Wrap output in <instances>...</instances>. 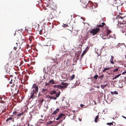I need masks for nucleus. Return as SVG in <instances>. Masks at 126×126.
Instances as JSON below:
<instances>
[{
	"label": "nucleus",
	"mask_w": 126,
	"mask_h": 126,
	"mask_svg": "<svg viewBox=\"0 0 126 126\" xmlns=\"http://www.w3.org/2000/svg\"><path fill=\"white\" fill-rule=\"evenodd\" d=\"M109 1L111 4L113 6L117 7L120 6L121 4V2L120 0H110Z\"/></svg>",
	"instance_id": "1"
},
{
	"label": "nucleus",
	"mask_w": 126,
	"mask_h": 126,
	"mask_svg": "<svg viewBox=\"0 0 126 126\" xmlns=\"http://www.w3.org/2000/svg\"><path fill=\"white\" fill-rule=\"evenodd\" d=\"M100 29L99 28H94L91 30L90 31V32L93 35H94L96 34L99 31Z\"/></svg>",
	"instance_id": "2"
},
{
	"label": "nucleus",
	"mask_w": 126,
	"mask_h": 126,
	"mask_svg": "<svg viewBox=\"0 0 126 126\" xmlns=\"http://www.w3.org/2000/svg\"><path fill=\"white\" fill-rule=\"evenodd\" d=\"M54 60V61H53V62L56 63V64L53 65L52 66V67H56L57 66L59 67L61 66V64L60 63H59L57 61H56V60H55V59Z\"/></svg>",
	"instance_id": "3"
},
{
	"label": "nucleus",
	"mask_w": 126,
	"mask_h": 126,
	"mask_svg": "<svg viewBox=\"0 0 126 126\" xmlns=\"http://www.w3.org/2000/svg\"><path fill=\"white\" fill-rule=\"evenodd\" d=\"M89 49V48L88 47H87L85 49V50L83 51L82 54H81V59H82L84 55L87 52V51Z\"/></svg>",
	"instance_id": "4"
},
{
	"label": "nucleus",
	"mask_w": 126,
	"mask_h": 126,
	"mask_svg": "<svg viewBox=\"0 0 126 126\" xmlns=\"http://www.w3.org/2000/svg\"><path fill=\"white\" fill-rule=\"evenodd\" d=\"M61 84L62 85H63V86H59L58 85H54L53 87H66L68 85V84L66 83L62 82V83Z\"/></svg>",
	"instance_id": "5"
},
{
	"label": "nucleus",
	"mask_w": 126,
	"mask_h": 126,
	"mask_svg": "<svg viewBox=\"0 0 126 126\" xmlns=\"http://www.w3.org/2000/svg\"><path fill=\"white\" fill-rule=\"evenodd\" d=\"M13 85H11V86H15V87H17L18 86V84L17 83V82L15 81H14V82H13Z\"/></svg>",
	"instance_id": "6"
},
{
	"label": "nucleus",
	"mask_w": 126,
	"mask_h": 126,
	"mask_svg": "<svg viewBox=\"0 0 126 126\" xmlns=\"http://www.w3.org/2000/svg\"><path fill=\"white\" fill-rule=\"evenodd\" d=\"M42 81H40L38 82H36V83H35L33 84L32 87H38V85L41 83Z\"/></svg>",
	"instance_id": "7"
},
{
	"label": "nucleus",
	"mask_w": 126,
	"mask_h": 126,
	"mask_svg": "<svg viewBox=\"0 0 126 126\" xmlns=\"http://www.w3.org/2000/svg\"><path fill=\"white\" fill-rule=\"evenodd\" d=\"M49 83L50 84H55V82L53 79H51L49 81Z\"/></svg>",
	"instance_id": "8"
},
{
	"label": "nucleus",
	"mask_w": 126,
	"mask_h": 126,
	"mask_svg": "<svg viewBox=\"0 0 126 126\" xmlns=\"http://www.w3.org/2000/svg\"><path fill=\"white\" fill-rule=\"evenodd\" d=\"M114 58V57L113 56H111V59L110 60V62L111 63L113 64H114V63L113 61Z\"/></svg>",
	"instance_id": "9"
},
{
	"label": "nucleus",
	"mask_w": 126,
	"mask_h": 126,
	"mask_svg": "<svg viewBox=\"0 0 126 126\" xmlns=\"http://www.w3.org/2000/svg\"><path fill=\"white\" fill-rule=\"evenodd\" d=\"M118 18L119 19L121 18V19H123V21H124L125 22H126V20H125V17L124 16H119L118 17Z\"/></svg>",
	"instance_id": "10"
},
{
	"label": "nucleus",
	"mask_w": 126,
	"mask_h": 126,
	"mask_svg": "<svg viewBox=\"0 0 126 126\" xmlns=\"http://www.w3.org/2000/svg\"><path fill=\"white\" fill-rule=\"evenodd\" d=\"M105 25L106 24L104 23H102L101 25H99L97 26V27H102Z\"/></svg>",
	"instance_id": "11"
},
{
	"label": "nucleus",
	"mask_w": 126,
	"mask_h": 126,
	"mask_svg": "<svg viewBox=\"0 0 126 126\" xmlns=\"http://www.w3.org/2000/svg\"><path fill=\"white\" fill-rule=\"evenodd\" d=\"M25 42V40L24 39H21L20 40H19V41L18 42L19 44H22L23 43Z\"/></svg>",
	"instance_id": "12"
},
{
	"label": "nucleus",
	"mask_w": 126,
	"mask_h": 126,
	"mask_svg": "<svg viewBox=\"0 0 126 126\" xmlns=\"http://www.w3.org/2000/svg\"><path fill=\"white\" fill-rule=\"evenodd\" d=\"M56 12V10H53L51 12V14L52 16H55V12Z\"/></svg>",
	"instance_id": "13"
},
{
	"label": "nucleus",
	"mask_w": 126,
	"mask_h": 126,
	"mask_svg": "<svg viewBox=\"0 0 126 126\" xmlns=\"http://www.w3.org/2000/svg\"><path fill=\"white\" fill-rule=\"evenodd\" d=\"M121 75V74H119L117 75L113 78L112 80H114L115 79H116L117 78L119 77Z\"/></svg>",
	"instance_id": "14"
},
{
	"label": "nucleus",
	"mask_w": 126,
	"mask_h": 126,
	"mask_svg": "<svg viewBox=\"0 0 126 126\" xmlns=\"http://www.w3.org/2000/svg\"><path fill=\"white\" fill-rule=\"evenodd\" d=\"M107 31H108V32L107 33L106 35L107 36H108V35L110 34L111 33V30H107Z\"/></svg>",
	"instance_id": "15"
},
{
	"label": "nucleus",
	"mask_w": 126,
	"mask_h": 126,
	"mask_svg": "<svg viewBox=\"0 0 126 126\" xmlns=\"http://www.w3.org/2000/svg\"><path fill=\"white\" fill-rule=\"evenodd\" d=\"M89 38V36L88 35H86L83 37V38L85 40H86Z\"/></svg>",
	"instance_id": "16"
},
{
	"label": "nucleus",
	"mask_w": 126,
	"mask_h": 126,
	"mask_svg": "<svg viewBox=\"0 0 126 126\" xmlns=\"http://www.w3.org/2000/svg\"><path fill=\"white\" fill-rule=\"evenodd\" d=\"M75 76L74 74H73L72 75V76H71L70 78V80H72L75 78Z\"/></svg>",
	"instance_id": "17"
},
{
	"label": "nucleus",
	"mask_w": 126,
	"mask_h": 126,
	"mask_svg": "<svg viewBox=\"0 0 126 126\" xmlns=\"http://www.w3.org/2000/svg\"><path fill=\"white\" fill-rule=\"evenodd\" d=\"M62 26L63 27L65 28L68 27V26L66 24H63V25H62Z\"/></svg>",
	"instance_id": "18"
},
{
	"label": "nucleus",
	"mask_w": 126,
	"mask_h": 126,
	"mask_svg": "<svg viewBox=\"0 0 126 126\" xmlns=\"http://www.w3.org/2000/svg\"><path fill=\"white\" fill-rule=\"evenodd\" d=\"M33 37L32 36H31L29 38V40L30 41H32V39L33 38Z\"/></svg>",
	"instance_id": "19"
},
{
	"label": "nucleus",
	"mask_w": 126,
	"mask_h": 126,
	"mask_svg": "<svg viewBox=\"0 0 126 126\" xmlns=\"http://www.w3.org/2000/svg\"><path fill=\"white\" fill-rule=\"evenodd\" d=\"M98 77V75H96L94 76V79H95V80H96L97 79Z\"/></svg>",
	"instance_id": "20"
},
{
	"label": "nucleus",
	"mask_w": 126,
	"mask_h": 126,
	"mask_svg": "<svg viewBox=\"0 0 126 126\" xmlns=\"http://www.w3.org/2000/svg\"><path fill=\"white\" fill-rule=\"evenodd\" d=\"M118 68H115L114 69V70H113V72H117L118 71Z\"/></svg>",
	"instance_id": "21"
},
{
	"label": "nucleus",
	"mask_w": 126,
	"mask_h": 126,
	"mask_svg": "<svg viewBox=\"0 0 126 126\" xmlns=\"http://www.w3.org/2000/svg\"><path fill=\"white\" fill-rule=\"evenodd\" d=\"M119 45H120V46H122V45H125V44L124 43H119Z\"/></svg>",
	"instance_id": "22"
},
{
	"label": "nucleus",
	"mask_w": 126,
	"mask_h": 126,
	"mask_svg": "<svg viewBox=\"0 0 126 126\" xmlns=\"http://www.w3.org/2000/svg\"><path fill=\"white\" fill-rule=\"evenodd\" d=\"M49 84H49V82L48 83H47L46 82H45V85L46 86H47L49 85Z\"/></svg>",
	"instance_id": "23"
},
{
	"label": "nucleus",
	"mask_w": 126,
	"mask_h": 126,
	"mask_svg": "<svg viewBox=\"0 0 126 126\" xmlns=\"http://www.w3.org/2000/svg\"><path fill=\"white\" fill-rule=\"evenodd\" d=\"M17 46H16V47H14V49L15 50H16V48H17Z\"/></svg>",
	"instance_id": "24"
},
{
	"label": "nucleus",
	"mask_w": 126,
	"mask_h": 126,
	"mask_svg": "<svg viewBox=\"0 0 126 126\" xmlns=\"http://www.w3.org/2000/svg\"><path fill=\"white\" fill-rule=\"evenodd\" d=\"M108 37V39H109L110 38H113V37H112V36L110 35H109V36H107Z\"/></svg>",
	"instance_id": "25"
},
{
	"label": "nucleus",
	"mask_w": 126,
	"mask_h": 126,
	"mask_svg": "<svg viewBox=\"0 0 126 126\" xmlns=\"http://www.w3.org/2000/svg\"><path fill=\"white\" fill-rule=\"evenodd\" d=\"M116 47L117 48H118L119 47H120V45H119V43L118 44V45H116Z\"/></svg>",
	"instance_id": "26"
},
{
	"label": "nucleus",
	"mask_w": 126,
	"mask_h": 126,
	"mask_svg": "<svg viewBox=\"0 0 126 126\" xmlns=\"http://www.w3.org/2000/svg\"><path fill=\"white\" fill-rule=\"evenodd\" d=\"M104 76V75H102L101 76H100L99 77V78H103V77Z\"/></svg>",
	"instance_id": "27"
},
{
	"label": "nucleus",
	"mask_w": 126,
	"mask_h": 126,
	"mask_svg": "<svg viewBox=\"0 0 126 126\" xmlns=\"http://www.w3.org/2000/svg\"><path fill=\"white\" fill-rule=\"evenodd\" d=\"M105 68L106 70H109V69H110V68L109 67H108V68Z\"/></svg>",
	"instance_id": "28"
},
{
	"label": "nucleus",
	"mask_w": 126,
	"mask_h": 126,
	"mask_svg": "<svg viewBox=\"0 0 126 126\" xmlns=\"http://www.w3.org/2000/svg\"><path fill=\"white\" fill-rule=\"evenodd\" d=\"M125 73H126V71L122 72V74L124 75Z\"/></svg>",
	"instance_id": "29"
},
{
	"label": "nucleus",
	"mask_w": 126,
	"mask_h": 126,
	"mask_svg": "<svg viewBox=\"0 0 126 126\" xmlns=\"http://www.w3.org/2000/svg\"><path fill=\"white\" fill-rule=\"evenodd\" d=\"M13 80H12L9 83L10 84H12L13 83Z\"/></svg>",
	"instance_id": "30"
},
{
	"label": "nucleus",
	"mask_w": 126,
	"mask_h": 126,
	"mask_svg": "<svg viewBox=\"0 0 126 126\" xmlns=\"http://www.w3.org/2000/svg\"><path fill=\"white\" fill-rule=\"evenodd\" d=\"M106 70L105 68V69H104V70H103V72H105L106 71Z\"/></svg>",
	"instance_id": "31"
},
{
	"label": "nucleus",
	"mask_w": 126,
	"mask_h": 126,
	"mask_svg": "<svg viewBox=\"0 0 126 126\" xmlns=\"http://www.w3.org/2000/svg\"><path fill=\"white\" fill-rule=\"evenodd\" d=\"M79 56L78 55L77 56V60H78L79 59Z\"/></svg>",
	"instance_id": "32"
},
{
	"label": "nucleus",
	"mask_w": 126,
	"mask_h": 126,
	"mask_svg": "<svg viewBox=\"0 0 126 126\" xmlns=\"http://www.w3.org/2000/svg\"><path fill=\"white\" fill-rule=\"evenodd\" d=\"M41 31H42V30H41L40 31V33L41 32Z\"/></svg>",
	"instance_id": "33"
},
{
	"label": "nucleus",
	"mask_w": 126,
	"mask_h": 126,
	"mask_svg": "<svg viewBox=\"0 0 126 126\" xmlns=\"http://www.w3.org/2000/svg\"><path fill=\"white\" fill-rule=\"evenodd\" d=\"M124 79H125V80H126V77H125V78H124Z\"/></svg>",
	"instance_id": "34"
},
{
	"label": "nucleus",
	"mask_w": 126,
	"mask_h": 126,
	"mask_svg": "<svg viewBox=\"0 0 126 126\" xmlns=\"http://www.w3.org/2000/svg\"><path fill=\"white\" fill-rule=\"evenodd\" d=\"M125 47L126 48V45H124Z\"/></svg>",
	"instance_id": "35"
},
{
	"label": "nucleus",
	"mask_w": 126,
	"mask_h": 126,
	"mask_svg": "<svg viewBox=\"0 0 126 126\" xmlns=\"http://www.w3.org/2000/svg\"><path fill=\"white\" fill-rule=\"evenodd\" d=\"M107 86V85H105V86L104 87H106V86Z\"/></svg>",
	"instance_id": "36"
},
{
	"label": "nucleus",
	"mask_w": 126,
	"mask_h": 126,
	"mask_svg": "<svg viewBox=\"0 0 126 126\" xmlns=\"http://www.w3.org/2000/svg\"><path fill=\"white\" fill-rule=\"evenodd\" d=\"M18 43H16V44H17H17Z\"/></svg>",
	"instance_id": "37"
},
{
	"label": "nucleus",
	"mask_w": 126,
	"mask_h": 126,
	"mask_svg": "<svg viewBox=\"0 0 126 126\" xmlns=\"http://www.w3.org/2000/svg\"><path fill=\"white\" fill-rule=\"evenodd\" d=\"M20 85H19V87H20Z\"/></svg>",
	"instance_id": "38"
},
{
	"label": "nucleus",
	"mask_w": 126,
	"mask_h": 126,
	"mask_svg": "<svg viewBox=\"0 0 126 126\" xmlns=\"http://www.w3.org/2000/svg\"><path fill=\"white\" fill-rule=\"evenodd\" d=\"M114 36H115V34H114Z\"/></svg>",
	"instance_id": "39"
},
{
	"label": "nucleus",
	"mask_w": 126,
	"mask_h": 126,
	"mask_svg": "<svg viewBox=\"0 0 126 126\" xmlns=\"http://www.w3.org/2000/svg\"><path fill=\"white\" fill-rule=\"evenodd\" d=\"M114 38L115 39V37H114Z\"/></svg>",
	"instance_id": "40"
},
{
	"label": "nucleus",
	"mask_w": 126,
	"mask_h": 126,
	"mask_svg": "<svg viewBox=\"0 0 126 126\" xmlns=\"http://www.w3.org/2000/svg\"><path fill=\"white\" fill-rule=\"evenodd\" d=\"M67 62H66V64H67Z\"/></svg>",
	"instance_id": "41"
},
{
	"label": "nucleus",
	"mask_w": 126,
	"mask_h": 126,
	"mask_svg": "<svg viewBox=\"0 0 126 126\" xmlns=\"http://www.w3.org/2000/svg\"><path fill=\"white\" fill-rule=\"evenodd\" d=\"M73 65H74V64H73Z\"/></svg>",
	"instance_id": "42"
},
{
	"label": "nucleus",
	"mask_w": 126,
	"mask_h": 126,
	"mask_svg": "<svg viewBox=\"0 0 126 126\" xmlns=\"http://www.w3.org/2000/svg\"><path fill=\"white\" fill-rule=\"evenodd\" d=\"M22 81L21 80V82L22 83Z\"/></svg>",
	"instance_id": "43"
},
{
	"label": "nucleus",
	"mask_w": 126,
	"mask_h": 126,
	"mask_svg": "<svg viewBox=\"0 0 126 126\" xmlns=\"http://www.w3.org/2000/svg\"><path fill=\"white\" fill-rule=\"evenodd\" d=\"M125 17H126V16Z\"/></svg>",
	"instance_id": "44"
}]
</instances>
